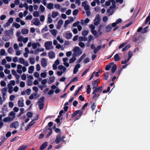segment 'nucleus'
Segmentation results:
<instances>
[{
    "mask_svg": "<svg viewBox=\"0 0 150 150\" xmlns=\"http://www.w3.org/2000/svg\"><path fill=\"white\" fill-rule=\"evenodd\" d=\"M45 97L44 96H42L39 98L38 101V103L39 109L40 110H42L44 108L45 103Z\"/></svg>",
    "mask_w": 150,
    "mask_h": 150,
    "instance_id": "obj_1",
    "label": "nucleus"
},
{
    "mask_svg": "<svg viewBox=\"0 0 150 150\" xmlns=\"http://www.w3.org/2000/svg\"><path fill=\"white\" fill-rule=\"evenodd\" d=\"M83 111L80 110H78L74 112L73 113L72 115V117H73L76 116L78 114H79V116H77L76 117V120H79L81 117V116L82 115Z\"/></svg>",
    "mask_w": 150,
    "mask_h": 150,
    "instance_id": "obj_2",
    "label": "nucleus"
},
{
    "mask_svg": "<svg viewBox=\"0 0 150 150\" xmlns=\"http://www.w3.org/2000/svg\"><path fill=\"white\" fill-rule=\"evenodd\" d=\"M72 51L74 52L77 53L78 55V56L81 55L82 53L81 49L78 47H75L73 49Z\"/></svg>",
    "mask_w": 150,
    "mask_h": 150,
    "instance_id": "obj_3",
    "label": "nucleus"
},
{
    "mask_svg": "<svg viewBox=\"0 0 150 150\" xmlns=\"http://www.w3.org/2000/svg\"><path fill=\"white\" fill-rule=\"evenodd\" d=\"M19 126V123L18 121H16L11 123L10 125L11 128L13 127L16 129Z\"/></svg>",
    "mask_w": 150,
    "mask_h": 150,
    "instance_id": "obj_4",
    "label": "nucleus"
},
{
    "mask_svg": "<svg viewBox=\"0 0 150 150\" xmlns=\"http://www.w3.org/2000/svg\"><path fill=\"white\" fill-rule=\"evenodd\" d=\"M52 41H47L45 43V49L46 50H49L50 49V46L52 45Z\"/></svg>",
    "mask_w": 150,
    "mask_h": 150,
    "instance_id": "obj_5",
    "label": "nucleus"
},
{
    "mask_svg": "<svg viewBox=\"0 0 150 150\" xmlns=\"http://www.w3.org/2000/svg\"><path fill=\"white\" fill-rule=\"evenodd\" d=\"M139 36V34L136 33L133 36L132 38V41L133 42H136L139 40L138 36Z\"/></svg>",
    "mask_w": 150,
    "mask_h": 150,
    "instance_id": "obj_6",
    "label": "nucleus"
},
{
    "mask_svg": "<svg viewBox=\"0 0 150 150\" xmlns=\"http://www.w3.org/2000/svg\"><path fill=\"white\" fill-rule=\"evenodd\" d=\"M61 141L62 139L61 137V134L57 135L56 136V138L55 140V142L57 144H59Z\"/></svg>",
    "mask_w": 150,
    "mask_h": 150,
    "instance_id": "obj_7",
    "label": "nucleus"
},
{
    "mask_svg": "<svg viewBox=\"0 0 150 150\" xmlns=\"http://www.w3.org/2000/svg\"><path fill=\"white\" fill-rule=\"evenodd\" d=\"M41 65L43 67H45L47 65V63L45 59L43 58L41 61Z\"/></svg>",
    "mask_w": 150,
    "mask_h": 150,
    "instance_id": "obj_8",
    "label": "nucleus"
},
{
    "mask_svg": "<svg viewBox=\"0 0 150 150\" xmlns=\"http://www.w3.org/2000/svg\"><path fill=\"white\" fill-rule=\"evenodd\" d=\"M47 146V142H45L42 144L41 146L40 149V150H43Z\"/></svg>",
    "mask_w": 150,
    "mask_h": 150,
    "instance_id": "obj_9",
    "label": "nucleus"
},
{
    "mask_svg": "<svg viewBox=\"0 0 150 150\" xmlns=\"http://www.w3.org/2000/svg\"><path fill=\"white\" fill-rule=\"evenodd\" d=\"M8 115L10 116H12V117H11V120H13L16 117L15 113L13 111L9 113Z\"/></svg>",
    "mask_w": 150,
    "mask_h": 150,
    "instance_id": "obj_10",
    "label": "nucleus"
},
{
    "mask_svg": "<svg viewBox=\"0 0 150 150\" xmlns=\"http://www.w3.org/2000/svg\"><path fill=\"white\" fill-rule=\"evenodd\" d=\"M112 29V27L110 24L108 25L105 28V31L107 32H110Z\"/></svg>",
    "mask_w": 150,
    "mask_h": 150,
    "instance_id": "obj_11",
    "label": "nucleus"
},
{
    "mask_svg": "<svg viewBox=\"0 0 150 150\" xmlns=\"http://www.w3.org/2000/svg\"><path fill=\"white\" fill-rule=\"evenodd\" d=\"M72 34L71 33H66L65 35V37L67 39H70L72 36Z\"/></svg>",
    "mask_w": 150,
    "mask_h": 150,
    "instance_id": "obj_12",
    "label": "nucleus"
},
{
    "mask_svg": "<svg viewBox=\"0 0 150 150\" xmlns=\"http://www.w3.org/2000/svg\"><path fill=\"white\" fill-rule=\"evenodd\" d=\"M50 59H52L55 57L54 53L52 52H50L48 53Z\"/></svg>",
    "mask_w": 150,
    "mask_h": 150,
    "instance_id": "obj_13",
    "label": "nucleus"
},
{
    "mask_svg": "<svg viewBox=\"0 0 150 150\" xmlns=\"http://www.w3.org/2000/svg\"><path fill=\"white\" fill-rule=\"evenodd\" d=\"M18 105L19 107H22L24 106L23 100H22V101L19 100L18 101Z\"/></svg>",
    "mask_w": 150,
    "mask_h": 150,
    "instance_id": "obj_14",
    "label": "nucleus"
},
{
    "mask_svg": "<svg viewBox=\"0 0 150 150\" xmlns=\"http://www.w3.org/2000/svg\"><path fill=\"white\" fill-rule=\"evenodd\" d=\"M114 60L115 61H118L120 59V57L119 56L118 53L116 54L114 56Z\"/></svg>",
    "mask_w": 150,
    "mask_h": 150,
    "instance_id": "obj_15",
    "label": "nucleus"
},
{
    "mask_svg": "<svg viewBox=\"0 0 150 150\" xmlns=\"http://www.w3.org/2000/svg\"><path fill=\"white\" fill-rule=\"evenodd\" d=\"M55 77L54 76L50 77L49 78V81L48 82V83L50 84L51 83H53L54 81Z\"/></svg>",
    "mask_w": 150,
    "mask_h": 150,
    "instance_id": "obj_16",
    "label": "nucleus"
},
{
    "mask_svg": "<svg viewBox=\"0 0 150 150\" xmlns=\"http://www.w3.org/2000/svg\"><path fill=\"white\" fill-rule=\"evenodd\" d=\"M109 74V73L108 72H105L103 75V79L105 80H107L108 77V75Z\"/></svg>",
    "mask_w": 150,
    "mask_h": 150,
    "instance_id": "obj_17",
    "label": "nucleus"
},
{
    "mask_svg": "<svg viewBox=\"0 0 150 150\" xmlns=\"http://www.w3.org/2000/svg\"><path fill=\"white\" fill-rule=\"evenodd\" d=\"M91 32L94 35L96 38H97L98 37L99 35L98 34L96 30H91Z\"/></svg>",
    "mask_w": 150,
    "mask_h": 150,
    "instance_id": "obj_18",
    "label": "nucleus"
},
{
    "mask_svg": "<svg viewBox=\"0 0 150 150\" xmlns=\"http://www.w3.org/2000/svg\"><path fill=\"white\" fill-rule=\"evenodd\" d=\"M34 69V66H30L29 68V70L28 72L29 74H31L33 73Z\"/></svg>",
    "mask_w": 150,
    "mask_h": 150,
    "instance_id": "obj_19",
    "label": "nucleus"
},
{
    "mask_svg": "<svg viewBox=\"0 0 150 150\" xmlns=\"http://www.w3.org/2000/svg\"><path fill=\"white\" fill-rule=\"evenodd\" d=\"M40 21L38 18H36L33 23V24L36 26H38L40 24Z\"/></svg>",
    "mask_w": 150,
    "mask_h": 150,
    "instance_id": "obj_20",
    "label": "nucleus"
},
{
    "mask_svg": "<svg viewBox=\"0 0 150 150\" xmlns=\"http://www.w3.org/2000/svg\"><path fill=\"white\" fill-rule=\"evenodd\" d=\"M117 68V66L116 64H114L111 68L112 72L113 73L115 72Z\"/></svg>",
    "mask_w": 150,
    "mask_h": 150,
    "instance_id": "obj_21",
    "label": "nucleus"
},
{
    "mask_svg": "<svg viewBox=\"0 0 150 150\" xmlns=\"http://www.w3.org/2000/svg\"><path fill=\"white\" fill-rule=\"evenodd\" d=\"M12 120H11V119L10 117H8L4 118L3 119V121L4 122H8V121L10 122Z\"/></svg>",
    "mask_w": 150,
    "mask_h": 150,
    "instance_id": "obj_22",
    "label": "nucleus"
},
{
    "mask_svg": "<svg viewBox=\"0 0 150 150\" xmlns=\"http://www.w3.org/2000/svg\"><path fill=\"white\" fill-rule=\"evenodd\" d=\"M54 4L52 3H50L48 4L47 6V8L49 9H52L53 8V6Z\"/></svg>",
    "mask_w": 150,
    "mask_h": 150,
    "instance_id": "obj_23",
    "label": "nucleus"
},
{
    "mask_svg": "<svg viewBox=\"0 0 150 150\" xmlns=\"http://www.w3.org/2000/svg\"><path fill=\"white\" fill-rule=\"evenodd\" d=\"M27 148L26 145H23L20 146L17 150H25Z\"/></svg>",
    "mask_w": 150,
    "mask_h": 150,
    "instance_id": "obj_24",
    "label": "nucleus"
},
{
    "mask_svg": "<svg viewBox=\"0 0 150 150\" xmlns=\"http://www.w3.org/2000/svg\"><path fill=\"white\" fill-rule=\"evenodd\" d=\"M50 31L54 36H56L57 33V30L55 29L52 30H51Z\"/></svg>",
    "mask_w": 150,
    "mask_h": 150,
    "instance_id": "obj_25",
    "label": "nucleus"
},
{
    "mask_svg": "<svg viewBox=\"0 0 150 150\" xmlns=\"http://www.w3.org/2000/svg\"><path fill=\"white\" fill-rule=\"evenodd\" d=\"M58 69L59 70H63L65 71L66 70V68L62 65H60L58 67Z\"/></svg>",
    "mask_w": 150,
    "mask_h": 150,
    "instance_id": "obj_26",
    "label": "nucleus"
},
{
    "mask_svg": "<svg viewBox=\"0 0 150 150\" xmlns=\"http://www.w3.org/2000/svg\"><path fill=\"white\" fill-rule=\"evenodd\" d=\"M97 81H94L92 82V85L93 86V87L92 88V89H94L95 88H96V87H97L98 84H97Z\"/></svg>",
    "mask_w": 150,
    "mask_h": 150,
    "instance_id": "obj_27",
    "label": "nucleus"
},
{
    "mask_svg": "<svg viewBox=\"0 0 150 150\" xmlns=\"http://www.w3.org/2000/svg\"><path fill=\"white\" fill-rule=\"evenodd\" d=\"M33 89L36 92V93H34V96H36L37 94V92H38V88L36 86H34L33 87Z\"/></svg>",
    "mask_w": 150,
    "mask_h": 150,
    "instance_id": "obj_28",
    "label": "nucleus"
},
{
    "mask_svg": "<svg viewBox=\"0 0 150 150\" xmlns=\"http://www.w3.org/2000/svg\"><path fill=\"white\" fill-rule=\"evenodd\" d=\"M12 25L13 26L16 27V28H19L21 26V25L20 24L16 23L15 22L13 23L12 24Z\"/></svg>",
    "mask_w": 150,
    "mask_h": 150,
    "instance_id": "obj_29",
    "label": "nucleus"
},
{
    "mask_svg": "<svg viewBox=\"0 0 150 150\" xmlns=\"http://www.w3.org/2000/svg\"><path fill=\"white\" fill-rule=\"evenodd\" d=\"M88 31L84 30L82 32V34L83 37H85L88 35Z\"/></svg>",
    "mask_w": 150,
    "mask_h": 150,
    "instance_id": "obj_30",
    "label": "nucleus"
},
{
    "mask_svg": "<svg viewBox=\"0 0 150 150\" xmlns=\"http://www.w3.org/2000/svg\"><path fill=\"white\" fill-rule=\"evenodd\" d=\"M58 15V13L57 12H53L52 13V18H54L57 16Z\"/></svg>",
    "mask_w": 150,
    "mask_h": 150,
    "instance_id": "obj_31",
    "label": "nucleus"
},
{
    "mask_svg": "<svg viewBox=\"0 0 150 150\" xmlns=\"http://www.w3.org/2000/svg\"><path fill=\"white\" fill-rule=\"evenodd\" d=\"M87 94H89L91 92V88L90 85H88L87 86Z\"/></svg>",
    "mask_w": 150,
    "mask_h": 150,
    "instance_id": "obj_32",
    "label": "nucleus"
},
{
    "mask_svg": "<svg viewBox=\"0 0 150 150\" xmlns=\"http://www.w3.org/2000/svg\"><path fill=\"white\" fill-rule=\"evenodd\" d=\"M28 30L26 29H23L21 30V33L23 34H25L28 33Z\"/></svg>",
    "mask_w": 150,
    "mask_h": 150,
    "instance_id": "obj_33",
    "label": "nucleus"
},
{
    "mask_svg": "<svg viewBox=\"0 0 150 150\" xmlns=\"http://www.w3.org/2000/svg\"><path fill=\"white\" fill-rule=\"evenodd\" d=\"M2 39L4 41H6L9 40V38L8 35H5L3 36Z\"/></svg>",
    "mask_w": 150,
    "mask_h": 150,
    "instance_id": "obj_34",
    "label": "nucleus"
},
{
    "mask_svg": "<svg viewBox=\"0 0 150 150\" xmlns=\"http://www.w3.org/2000/svg\"><path fill=\"white\" fill-rule=\"evenodd\" d=\"M50 14H49L48 15V21H47V23H51L52 22V20L50 16Z\"/></svg>",
    "mask_w": 150,
    "mask_h": 150,
    "instance_id": "obj_35",
    "label": "nucleus"
},
{
    "mask_svg": "<svg viewBox=\"0 0 150 150\" xmlns=\"http://www.w3.org/2000/svg\"><path fill=\"white\" fill-rule=\"evenodd\" d=\"M76 59V58L75 57H73L72 58L69 59V63L71 64L74 62Z\"/></svg>",
    "mask_w": 150,
    "mask_h": 150,
    "instance_id": "obj_36",
    "label": "nucleus"
},
{
    "mask_svg": "<svg viewBox=\"0 0 150 150\" xmlns=\"http://www.w3.org/2000/svg\"><path fill=\"white\" fill-rule=\"evenodd\" d=\"M30 63L31 64H34L35 62V59L33 57H30L29 59Z\"/></svg>",
    "mask_w": 150,
    "mask_h": 150,
    "instance_id": "obj_37",
    "label": "nucleus"
},
{
    "mask_svg": "<svg viewBox=\"0 0 150 150\" xmlns=\"http://www.w3.org/2000/svg\"><path fill=\"white\" fill-rule=\"evenodd\" d=\"M148 27V26L145 27L143 29H142V30L141 31V33L142 34L145 33L147 32V28Z\"/></svg>",
    "mask_w": 150,
    "mask_h": 150,
    "instance_id": "obj_38",
    "label": "nucleus"
},
{
    "mask_svg": "<svg viewBox=\"0 0 150 150\" xmlns=\"http://www.w3.org/2000/svg\"><path fill=\"white\" fill-rule=\"evenodd\" d=\"M130 47V46L129 45H126L125 47L123 48L122 49V51H125L126 50H127Z\"/></svg>",
    "mask_w": 150,
    "mask_h": 150,
    "instance_id": "obj_39",
    "label": "nucleus"
},
{
    "mask_svg": "<svg viewBox=\"0 0 150 150\" xmlns=\"http://www.w3.org/2000/svg\"><path fill=\"white\" fill-rule=\"evenodd\" d=\"M39 13L38 11H35L33 12V16L35 17H38L39 16Z\"/></svg>",
    "mask_w": 150,
    "mask_h": 150,
    "instance_id": "obj_40",
    "label": "nucleus"
},
{
    "mask_svg": "<svg viewBox=\"0 0 150 150\" xmlns=\"http://www.w3.org/2000/svg\"><path fill=\"white\" fill-rule=\"evenodd\" d=\"M94 89V90L93 91L92 93V94H95V93H96L100 91L98 88H97V87H96V88H95Z\"/></svg>",
    "mask_w": 150,
    "mask_h": 150,
    "instance_id": "obj_41",
    "label": "nucleus"
},
{
    "mask_svg": "<svg viewBox=\"0 0 150 150\" xmlns=\"http://www.w3.org/2000/svg\"><path fill=\"white\" fill-rule=\"evenodd\" d=\"M79 12V10L78 9H75L73 12V14L74 16L76 15Z\"/></svg>",
    "mask_w": 150,
    "mask_h": 150,
    "instance_id": "obj_42",
    "label": "nucleus"
},
{
    "mask_svg": "<svg viewBox=\"0 0 150 150\" xmlns=\"http://www.w3.org/2000/svg\"><path fill=\"white\" fill-rule=\"evenodd\" d=\"M19 62L21 64H24L25 63V60L23 58L21 57L19 59Z\"/></svg>",
    "mask_w": 150,
    "mask_h": 150,
    "instance_id": "obj_43",
    "label": "nucleus"
},
{
    "mask_svg": "<svg viewBox=\"0 0 150 150\" xmlns=\"http://www.w3.org/2000/svg\"><path fill=\"white\" fill-rule=\"evenodd\" d=\"M33 113L30 112H28L26 114L27 116L28 117H31L33 115Z\"/></svg>",
    "mask_w": 150,
    "mask_h": 150,
    "instance_id": "obj_44",
    "label": "nucleus"
},
{
    "mask_svg": "<svg viewBox=\"0 0 150 150\" xmlns=\"http://www.w3.org/2000/svg\"><path fill=\"white\" fill-rule=\"evenodd\" d=\"M93 36L91 35H90L88 36V43H89L91 40L93 39Z\"/></svg>",
    "mask_w": 150,
    "mask_h": 150,
    "instance_id": "obj_45",
    "label": "nucleus"
},
{
    "mask_svg": "<svg viewBox=\"0 0 150 150\" xmlns=\"http://www.w3.org/2000/svg\"><path fill=\"white\" fill-rule=\"evenodd\" d=\"M105 24H101L99 27L98 32H99V31H100L102 28L103 27H104L105 26Z\"/></svg>",
    "mask_w": 150,
    "mask_h": 150,
    "instance_id": "obj_46",
    "label": "nucleus"
},
{
    "mask_svg": "<svg viewBox=\"0 0 150 150\" xmlns=\"http://www.w3.org/2000/svg\"><path fill=\"white\" fill-rule=\"evenodd\" d=\"M70 23V21L69 20H67L65 21V23L64 24V27H66L67 26V25L69 24Z\"/></svg>",
    "mask_w": 150,
    "mask_h": 150,
    "instance_id": "obj_47",
    "label": "nucleus"
},
{
    "mask_svg": "<svg viewBox=\"0 0 150 150\" xmlns=\"http://www.w3.org/2000/svg\"><path fill=\"white\" fill-rule=\"evenodd\" d=\"M111 66L110 65V64L107 65H106L105 68V70L106 71H108L109 70L110 68H111Z\"/></svg>",
    "mask_w": 150,
    "mask_h": 150,
    "instance_id": "obj_48",
    "label": "nucleus"
},
{
    "mask_svg": "<svg viewBox=\"0 0 150 150\" xmlns=\"http://www.w3.org/2000/svg\"><path fill=\"white\" fill-rule=\"evenodd\" d=\"M40 11L42 12H44L45 11V7L42 5H40Z\"/></svg>",
    "mask_w": 150,
    "mask_h": 150,
    "instance_id": "obj_49",
    "label": "nucleus"
},
{
    "mask_svg": "<svg viewBox=\"0 0 150 150\" xmlns=\"http://www.w3.org/2000/svg\"><path fill=\"white\" fill-rule=\"evenodd\" d=\"M91 108L92 111H93L96 107V105L95 103H93L91 106Z\"/></svg>",
    "mask_w": 150,
    "mask_h": 150,
    "instance_id": "obj_50",
    "label": "nucleus"
},
{
    "mask_svg": "<svg viewBox=\"0 0 150 150\" xmlns=\"http://www.w3.org/2000/svg\"><path fill=\"white\" fill-rule=\"evenodd\" d=\"M5 53V51L4 49H2L1 50L0 54L1 55H4Z\"/></svg>",
    "mask_w": 150,
    "mask_h": 150,
    "instance_id": "obj_51",
    "label": "nucleus"
},
{
    "mask_svg": "<svg viewBox=\"0 0 150 150\" xmlns=\"http://www.w3.org/2000/svg\"><path fill=\"white\" fill-rule=\"evenodd\" d=\"M27 85L28 86H31L33 85L32 81L30 80H28L27 81Z\"/></svg>",
    "mask_w": 150,
    "mask_h": 150,
    "instance_id": "obj_52",
    "label": "nucleus"
},
{
    "mask_svg": "<svg viewBox=\"0 0 150 150\" xmlns=\"http://www.w3.org/2000/svg\"><path fill=\"white\" fill-rule=\"evenodd\" d=\"M54 6L56 9H58L60 10V6L59 4H54Z\"/></svg>",
    "mask_w": 150,
    "mask_h": 150,
    "instance_id": "obj_53",
    "label": "nucleus"
},
{
    "mask_svg": "<svg viewBox=\"0 0 150 150\" xmlns=\"http://www.w3.org/2000/svg\"><path fill=\"white\" fill-rule=\"evenodd\" d=\"M79 45L81 48H83L85 46V44L84 43L80 42L79 43Z\"/></svg>",
    "mask_w": 150,
    "mask_h": 150,
    "instance_id": "obj_54",
    "label": "nucleus"
},
{
    "mask_svg": "<svg viewBox=\"0 0 150 150\" xmlns=\"http://www.w3.org/2000/svg\"><path fill=\"white\" fill-rule=\"evenodd\" d=\"M55 132L57 133H60V134H61V130L60 129L58 128H57L55 129L54 130Z\"/></svg>",
    "mask_w": 150,
    "mask_h": 150,
    "instance_id": "obj_55",
    "label": "nucleus"
},
{
    "mask_svg": "<svg viewBox=\"0 0 150 150\" xmlns=\"http://www.w3.org/2000/svg\"><path fill=\"white\" fill-rule=\"evenodd\" d=\"M47 76L46 73L45 72L42 73L40 74V76L41 77L45 78Z\"/></svg>",
    "mask_w": 150,
    "mask_h": 150,
    "instance_id": "obj_56",
    "label": "nucleus"
},
{
    "mask_svg": "<svg viewBox=\"0 0 150 150\" xmlns=\"http://www.w3.org/2000/svg\"><path fill=\"white\" fill-rule=\"evenodd\" d=\"M33 18L32 16L31 15H30L27 16L25 18V19L27 20L29 19L31 20Z\"/></svg>",
    "mask_w": 150,
    "mask_h": 150,
    "instance_id": "obj_57",
    "label": "nucleus"
},
{
    "mask_svg": "<svg viewBox=\"0 0 150 150\" xmlns=\"http://www.w3.org/2000/svg\"><path fill=\"white\" fill-rule=\"evenodd\" d=\"M6 105H4V106L2 108V109L3 110L2 111H8V109L7 108H6Z\"/></svg>",
    "mask_w": 150,
    "mask_h": 150,
    "instance_id": "obj_58",
    "label": "nucleus"
},
{
    "mask_svg": "<svg viewBox=\"0 0 150 150\" xmlns=\"http://www.w3.org/2000/svg\"><path fill=\"white\" fill-rule=\"evenodd\" d=\"M79 99L80 100L83 101L85 100V98L83 97L82 95H80L79 98Z\"/></svg>",
    "mask_w": 150,
    "mask_h": 150,
    "instance_id": "obj_59",
    "label": "nucleus"
},
{
    "mask_svg": "<svg viewBox=\"0 0 150 150\" xmlns=\"http://www.w3.org/2000/svg\"><path fill=\"white\" fill-rule=\"evenodd\" d=\"M78 80V77H76L72 79L70 82H71L72 83L73 82L77 81Z\"/></svg>",
    "mask_w": 150,
    "mask_h": 150,
    "instance_id": "obj_60",
    "label": "nucleus"
},
{
    "mask_svg": "<svg viewBox=\"0 0 150 150\" xmlns=\"http://www.w3.org/2000/svg\"><path fill=\"white\" fill-rule=\"evenodd\" d=\"M90 61V59L88 57H86L85 58L84 60V62L85 63H86L89 62Z\"/></svg>",
    "mask_w": 150,
    "mask_h": 150,
    "instance_id": "obj_61",
    "label": "nucleus"
},
{
    "mask_svg": "<svg viewBox=\"0 0 150 150\" xmlns=\"http://www.w3.org/2000/svg\"><path fill=\"white\" fill-rule=\"evenodd\" d=\"M6 83L3 81H2L1 82V86H5L6 85Z\"/></svg>",
    "mask_w": 150,
    "mask_h": 150,
    "instance_id": "obj_62",
    "label": "nucleus"
},
{
    "mask_svg": "<svg viewBox=\"0 0 150 150\" xmlns=\"http://www.w3.org/2000/svg\"><path fill=\"white\" fill-rule=\"evenodd\" d=\"M8 105L10 108H12L14 104L12 102H10L9 103Z\"/></svg>",
    "mask_w": 150,
    "mask_h": 150,
    "instance_id": "obj_63",
    "label": "nucleus"
},
{
    "mask_svg": "<svg viewBox=\"0 0 150 150\" xmlns=\"http://www.w3.org/2000/svg\"><path fill=\"white\" fill-rule=\"evenodd\" d=\"M26 78V76L25 74H23L21 76V79L23 80H25Z\"/></svg>",
    "mask_w": 150,
    "mask_h": 150,
    "instance_id": "obj_64",
    "label": "nucleus"
}]
</instances>
